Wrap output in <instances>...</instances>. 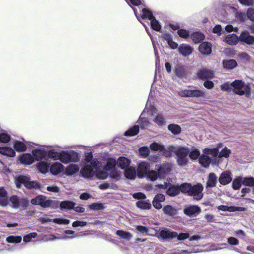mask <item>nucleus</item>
<instances>
[{"label":"nucleus","mask_w":254,"mask_h":254,"mask_svg":"<svg viewBox=\"0 0 254 254\" xmlns=\"http://www.w3.org/2000/svg\"><path fill=\"white\" fill-rule=\"evenodd\" d=\"M232 90L239 95H245L247 97L251 96L250 84L242 80H235L232 82Z\"/></svg>","instance_id":"f257e3e1"},{"label":"nucleus","mask_w":254,"mask_h":254,"mask_svg":"<svg viewBox=\"0 0 254 254\" xmlns=\"http://www.w3.org/2000/svg\"><path fill=\"white\" fill-rule=\"evenodd\" d=\"M204 154L200 156L198 159L199 164L204 168H207L211 162L212 158L218 156V148H204L203 150Z\"/></svg>","instance_id":"f03ea898"},{"label":"nucleus","mask_w":254,"mask_h":254,"mask_svg":"<svg viewBox=\"0 0 254 254\" xmlns=\"http://www.w3.org/2000/svg\"><path fill=\"white\" fill-rule=\"evenodd\" d=\"M32 204L40 205L43 208L50 207L53 209L58 207L59 201L47 199L45 196L39 195L31 200Z\"/></svg>","instance_id":"7ed1b4c3"},{"label":"nucleus","mask_w":254,"mask_h":254,"mask_svg":"<svg viewBox=\"0 0 254 254\" xmlns=\"http://www.w3.org/2000/svg\"><path fill=\"white\" fill-rule=\"evenodd\" d=\"M85 162L86 164H90L97 171L96 177L98 179L104 180L107 178V174L104 171H99V169L101 168V164L96 159H93L91 153H87L85 156Z\"/></svg>","instance_id":"20e7f679"},{"label":"nucleus","mask_w":254,"mask_h":254,"mask_svg":"<svg viewBox=\"0 0 254 254\" xmlns=\"http://www.w3.org/2000/svg\"><path fill=\"white\" fill-rule=\"evenodd\" d=\"M15 183L17 188L21 187L23 185L28 189H37L39 188V184L36 181H31L27 176H19L15 178Z\"/></svg>","instance_id":"39448f33"},{"label":"nucleus","mask_w":254,"mask_h":254,"mask_svg":"<svg viewBox=\"0 0 254 254\" xmlns=\"http://www.w3.org/2000/svg\"><path fill=\"white\" fill-rule=\"evenodd\" d=\"M189 152V148L186 146H179L177 147L175 154L177 157V162L180 166H186L189 162L188 155Z\"/></svg>","instance_id":"423d86ee"},{"label":"nucleus","mask_w":254,"mask_h":254,"mask_svg":"<svg viewBox=\"0 0 254 254\" xmlns=\"http://www.w3.org/2000/svg\"><path fill=\"white\" fill-rule=\"evenodd\" d=\"M12 207L17 209L20 207L25 208L27 206L28 201L25 198H20L16 195H12L9 198Z\"/></svg>","instance_id":"0eeeda50"},{"label":"nucleus","mask_w":254,"mask_h":254,"mask_svg":"<svg viewBox=\"0 0 254 254\" xmlns=\"http://www.w3.org/2000/svg\"><path fill=\"white\" fill-rule=\"evenodd\" d=\"M150 169V164L145 161L140 162L137 168V175L139 178H145Z\"/></svg>","instance_id":"6e6552de"},{"label":"nucleus","mask_w":254,"mask_h":254,"mask_svg":"<svg viewBox=\"0 0 254 254\" xmlns=\"http://www.w3.org/2000/svg\"><path fill=\"white\" fill-rule=\"evenodd\" d=\"M203 187L200 184H197L196 185L191 186L189 195L191 196L194 199L200 200L203 197L202 190Z\"/></svg>","instance_id":"1a4fd4ad"},{"label":"nucleus","mask_w":254,"mask_h":254,"mask_svg":"<svg viewBox=\"0 0 254 254\" xmlns=\"http://www.w3.org/2000/svg\"><path fill=\"white\" fill-rule=\"evenodd\" d=\"M61 162L66 164L70 162H77L79 161V158L76 155V157L72 158L70 154L67 151H61L58 158Z\"/></svg>","instance_id":"9d476101"},{"label":"nucleus","mask_w":254,"mask_h":254,"mask_svg":"<svg viewBox=\"0 0 254 254\" xmlns=\"http://www.w3.org/2000/svg\"><path fill=\"white\" fill-rule=\"evenodd\" d=\"M46 147L49 149L47 151V155L48 156L53 159L54 160H58L62 147L58 145H55L53 146H47Z\"/></svg>","instance_id":"9b49d317"},{"label":"nucleus","mask_w":254,"mask_h":254,"mask_svg":"<svg viewBox=\"0 0 254 254\" xmlns=\"http://www.w3.org/2000/svg\"><path fill=\"white\" fill-rule=\"evenodd\" d=\"M32 154L34 158V161H41L47 155V151L42 148H38L34 149L32 151Z\"/></svg>","instance_id":"f8f14e48"},{"label":"nucleus","mask_w":254,"mask_h":254,"mask_svg":"<svg viewBox=\"0 0 254 254\" xmlns=\"http://www.w3.org/2000/svg\"><path fill=\"white\" fill-rule=\"evenodd\" d=\"M178 51L180 55L187 57L191 54L193 48L188 44H182L178 47Z\"/></svg>","instance_id":"ddd939ff"},{"label":"nucleus","mask_w":254,"mask_h":254,"mask_svg":"<svg viewBox=\"0 0 254 254\" xmlns=\"http://www.w3.org/2000/svg\"><path fill=\"white\" fill-rule=\"evenodd\" d=\"M80 172L82 176L85 178H90L92 177L95 174H97V171L90 164H86Z\"/></svg>","instance_id":"4468645a"},{"label":"nucleus","mask_w":254,"mask_h":254,"mask_svg":"<svg viewBox=\"0 0 254 254\" xmlns=\"http://www.w3.org/2000/svg\"><path fill=\"white\" fill-rule=\"evenodd\" d=\"M197 76L201 79H211L214 77V72L210 69L203 68L197 72Z\"/></svg>","instance_id":"2eb2a0df"},{"label":"nucleus","mask_w":254,"mask_h":254,"mask_svg":"<svg viewBox=\"0 0 254 254\" xmlns=\"http://www.w3.org/2000/svg\"><path fill=\"white\" fill-rule=\"evenodd\" d=\"M64 170V166L60 162H55L50 167V171L53 175H58Z\"/></svg>","instance_id":"dca6fc26"},{"label":"nucleus","mask_w":254,"mask_h":254,"mask_svg":"<svg viewBox=\"0 0 254 254\" xmlns=\"http://www.w3.org/2000/svg\"><path fill=\"white\" fill-rule=\"evenodd\" d=\"M19 160L21 164L24 165H30L35 162L34 157L30 153L22 154L19 157Z\"/></svg>","instance_id":"f3484780"},{"label":"nucleus","mask_w":254,"mask_h":254,"mask_svg":"<svg viewBox=\"0 0 254 254\" xmlns=\"http://www.w3.org/2000/svg\"><path fill=\"white\" fill-rule=\"evenodd\" d=\"M240 41L245 42L249 45H253L254 44V37L250 35V33L247 31H243L239 36Z\"/></svg>","instance_id":"a211bd4d"},{"label":"nucleus","mask_w":254,"mask_h":254,"mask_svg":"<svg viewBox=\"0 0 254 254\" xmlns=\"http://www.w3.org/2000/svg\"><path fill=\"white\" fill-rule=\"evenodd\" d=\"M232 180L231 173L226 171L221 174L219 178V182L222 185H226L229 184L232 181Z\"/></svg>","instance_id":"6ab92c4d"},{"label":"nucleus","mask_w":254,"mask_h":254,"mask_svg":"<svg viewBox=\"0 0 254 254\" xmlns=\"http://www.w3.org/2000/svg\"><path fill=\"white\" fill-rule=\"evenodd\" d=\"M117 165L116 160L113 158H109L108 159L107 164L103 168V170H101L99 169V171H104L107 173V177L108 176L109 172L115 169L116 165Z\"/></svg>","instance_id":"aec40b11"},{"label":"nucleus","mask_w":254,"mask_h":254,"mask_svg":"<svg viewBox=\"0 0 254 254\" xmlns=\"http://www.w3.org/2000/svg\"><path fill=\"white\" fill-rule=\"evenodd\" d=\"M159 235L163 239H173L177 236V233L164 228L160 231Z\"/></svg>","instance_id":"412c9836"},{"label":"nucleus","mask_w":254,"mask_h":254,"mask_svg":"<svg viewBox=\"0 0 254 254\" xmlns=\"http://www.w3.org/2000/svg\"><path fill=\"white\" fill-rule=\"evenodd\" d=\"M40 221L42 223H46L49 222L53 221L55 223L58 224H68L70 221L68 219H63V218H55V219H49L48 218H41Z\"/></svg>","instance_id":"4be33fe9"},{"label":"nucleus","mask_w":254,"mask_h":254,"mask_svg":"<svg viewBox=\"0 0 254 254\" xmlns=\"http://www.w3.org/2000/svg\"><path fill=\"white\" fill-rule=\"evenodd\" d=\"M212 45L210 43L204 42L199 46V52L204 55H209L211 53Z\"/></svg>","instance_id":"5701e85b"},{"label":"nucleus","mask_w":254,"mask_h":254,"mask_svg":"<svg viewBox=\"0 0 254 254\" xmlns=\"http://www.w3.org/2000/svg\"><path fill=\"white\" fill-rule=\"evenodd\" d=\"M200 212V208L197 205H192L186 207L184 209V213L188 216L195 215Z\"/></svg>","instance_id":"b1692460"},{"label":"nucleus","mask_w":254,"mask_h":254,"mask_svg":"<svg viewBox=\"0 0 254 254\" xmlns=\"http://www.w3.org/2000/svg\"><path fill=\"white\" fill-rule=\"evenodd\" d=\"M8 202L7 193L5 189L1 187L0 188V205L5 206Z\"/></svg>","instance_id":"393cba45"},{"label":"nucleus","mask_w":254,"mask_h":254,"mask_svg":"<svg viewBox=\"0 0 254 254\" xmlns=\"http://www.w3.org/2000/svg\"><path fill=\"white\" fill-rule=\"evenodd\" d=\"M239 37L236 34H232L227 35L225 38V42L230 45H235L239 41Z\"/></svg>","instance_id":"a878e982"},{"label":"nucleus","mask_w":254,"mask_h":254,"mask_svg":"<svg viewBox=\"0 0 254 254\" xmlns=\"http://www.w3.org/2000/svg\"><path fill=\"white\" fill-rule=\"evenodd\" d=\"M117 162V165L122 169H125L128 167L130 164L129 159L126 157H120Z\"/></svg>","instance_id":"bb28decb"},{"label":"nucleus","mask_w":254,"mask_h":254,"mask_svg":"<svg viewBox=\"0 0 254 254\" xmlns=\"http://www.w3.org/2000/svg\"><path fill=\"white\" fill-rule=\"evenodd\" d=\"M79 170V167L77 165L72 164L65 168V172L67 176H71L78 172Z\"/></svg>","instance_id":"cd10ccee"},{"label":"nucleus","mask_w":254,"mask_h":254,"mask_svg":"<svg viewBox=\"0 0 254 254\" xmlns=\"http://www.w3.org/2000/svg\"><path fill=\"white\" fill-rule=\"evenodd\" d=\"M171 165L169 164H164L160 166L159 168H156L159 174L163 176L165 174L169 172L171 170Z\"/></svg>","instance_id":"c85d7f7f"},{"label":"nucleus","mask_w":254,"mask_h":254,"mask_svg":"<svg viewBox=\"0 0 254 254\" xmlns=\"http://www.w3.org/2000/svg\"><path fill=\"white\" fill-rule=\"evenodd\" d=\"M200 151L195 147H192L190 149L189 148V156L192 160H196L200 156Z\"/></svg>","instance_id":"c756f323"},{"label":"nucleus","mask_w":254,"mask_h":254,"mask_svg":"<svg viewBox=\"0 0 254 254\" xmlns=\"http://www.w3.org/2000/svg\"><path fill=\"white\" fill-rule=\"evenodd\" d=\"M0 153L9 157H13L15 155L14 150L9 147H0Z\"/></svg>","instance_id":"7c9ffc66"},{"label":"nucleus","mask_w":254,"mask_h":254,"mask_svg":"<svg viewBox=\"0 0 254 254\" xmlns=\"http://www.w3.org/2000/svg\"><path fill=\"white\" fill-rule=\"evenodd\" d=\"M217 182V178L215 174L211 173L209 175L208 179L206 183V188L214 187L216 186Z\"/></svg>","instance_id":"2f4dec72"},{"label":"nucleus","mask_w":254,"mask_h":254,"mask_svg":"<svg viewBox=\"0 0 254 254\" xmlns=\"http://www.w3.org/2000/svg\"><path fill=\"white\" fill-rule=\"evenodd\" d=\"M137 174V171H136L134 168L133 167H129L125 172V177L129 179H134Z\"/></svg>","instance_id":"473e14b6"},{"label":"nucleus","mask_w":254,"mask_h":254,"mask_svg":"<svg viewBox=\"0 0 254 254\" xmlns=\"http://www.w3.org/2000/svg\"><path fill=\"white\" fill-rule=\"evenodd\" d=\"M146 109V108L145 109L137 121L138 124L140 125L142 128H146L148 127L151 125L150 123L147 120L146 118L142 117Z\"/></svg>","instance_id":"72a5a7b5"},{"label":"nucleus","mask_w":254,"mask_h":254,"mask_svg":"<svg viewBox=\"0 0 254 254\" xmlns=\"http://www.w3.org/2000/svg\"><path fill=\"white\" fill-rule=\"evenodd\" d=\"M116 235L119 236L121 239L127 241H130L132 238V235L129 232L124 231L123 230H117Z\"/></svg>","instance_id":"f704fd0d"},{"label":"nucleus","mask_w":254,"mask_h":254,"mask_svg":"<svg viewBox=\"0 0 254 254\" xmlns=\"http://www.w3.org/2000/svg\"><path fill=\"white\" fill-rule=\"evenodd\" d=\"M38 170L43 174H46L49 171V165L47 162L42 161L37 165Z\"/></svg>","instance_id":"c9c22d12"},{"label":"nucleus","mask_w":254,"mask_h":254,"mask_svg":"<svg viewBox=\"0 0 254 254\" xmlns=\"http://www.w3.org/2000/svg\"><path fill=\"white\" fill-rule=\"evenodd\" d=\"M13 147L17 152H23L26 149V146L25 143L19 140L14 141Z\"/></svg>","instance_id":"e433bc0d"},{"label":"nucleus","mask_w":254,"mask_h":254,"mask_svg":"<svg viewBox=\"0 0 254 254\" xmlns=\"http://www.w3.org/2000/svg\"><path fill=\"white\" fill-rule=\"evenodd\" d=\"M191 97L194 98H205L206 97L205 92L200 89H191Z\"/></svg>","instance_id":"4c0bfd02"},{"label":"nucleus","mask_w":254,"mask_h":254,"mask_svg":"<svg viewBox=\"0 0 254 254\" xmlns=\"http://www.w3.org/2000/svg\"><path fill=\"white\" fill-rule=\"evenodd\" d=\"M136 205L139 208L144 210L149 209L151 207L150 202L143 200H138L136 202Z\"/></svg>","instance_id":"58836bf2"},{"label":"nucleus","mask_w":254,"mask_h":254,"mask_svg":"<svg viewBox=\"0 0 254 254\" xmlns=\"http://www.w3.org/2000/svg\"><path fill=\"white\" fill-rule=\"evenodd\" d=\"M180 189L178 186H172L169 187L166 191V193L168 195L174 196L179 193Z\"/></svg>","instance_id":"ea45409f"},{"label":"nucleus","mask_w":254,"mask_h":254,"mask_svg":"<svg viewBox=\"0 0 254 254\" xmlns=\"http://www.w3.org/2000/svg\"><path fill=\"white\" fill-rule=\"evenodd\" d=\"M153 121L159 126H163L166 124V121L163 115L161 114H158L156 116Z\"/></svg>","instance_id":"a19ab883"},{"label":"nucleus","mask_w":254,"mask_h":254,"mask_svg":"<svg viewBox=\"0 0 254 254\" xmlns=\"http://www.w3.org/2000/svg\"><path fill=\"white\" fill-rule=\"evenodd\" d=\"M75 205V203L71 201H63L60 203V206L61 209H71Z\"/></svg>","instance_id":"79ce46f5"},{"label":"nucleus","mask_w":254,"mask_h":254,"mask_svg":"<svg viewBox=\"0 0 254 254\" xmlns=\"http://www.w3.org/2000/svg\"><path fill=\"white\" fill-rule=\"evenodd\" d=\"M224 68L232 69L237 65V63L235 60H225L223 62Z\"/></svg>","instance_id":"37998d69"},{"label":"nucleus","mask_w":254,"mask_h":254,"mask_svg":"<svg viewBox=\"0 0 254 254\" xmlns=\"http://www.w3.org/2000/svg\"><path fill=\"white\" fill-rule=\"evenodd\" d=\"M204 35L199 32H194L191 35V38L194 43H199L204 39Z\"/></svg>","instance_id":"c03bdc74"},{"label":"nucleus","mask_w":254,"mask_h":254,"mask_svg":"<svg viewBox=\"0 0 254 254\" xmlns=\"http://www.w3.org/2000/svg\"><path fill=\"white\" fill-rule=\"evenodd\" d=\"M138 132L139 126L138 125H135L126 131L125 133V135L128 136H134L136 135Z\"/></svg>","instance_id":"a18cd8bd"},{"label":"nucleus","mask_w":254,"mask_h":254,"mask_svg":"<svg viewBox=\"0 0 254 254\" xmlns=\"http://www.w3.org/2000/svg\"><path fill=\"white\" fill-rule=\"evenodd\" d=\"M163 212L168 215L173 216L176 214L177 210L172 206L167 205L164 207Z\"/></svg>","instance_id":"49530a36"},{"label":"nucleus","mask_w":254,"mask_h":254,"mask_svg":"<svg viewBox=\"0 0 254 254\" xmlns=\"http://www.w3.org/2000/svg\"><path fill=\"white\" fill-rule=\"evenodd\" d=\"M243 178L240 176L235 178L232 183V187L233 189L235 190H239L243 184Z\"/></svg>","instance_id":"de8ad7c7"},{"label":"nucleus","mask_w":254,"mask_h":254,"mask_svg":"<svg viewBox=\"0 0 254 254\" xmlns=\"http://www.w3.org/2000/svg\"><path fill=\"white\" fill-rule=\"evenodd\" d=\"M168 129L174 134H178L181 132V127L176 124H170L168 126Z\"/></svg>","instance_id":"09e8293b"},{"label":"nucleus","mask_w":254,"mask_h":254,"mask_svg":"<svg viewBox=\"0 0 254 254\" xmlns=\"http://www.w3.org/2000/svg\"><path fill=\"white\" fill-rule=\"evenodd\" d=\"M159 176H161L159 174L158 171L149 170V172L147 173V175H146L145 178H147L151 181H155Z\"/></svg>","instance_id":"8fccbe9b"},{"label":"nucleus","mask_w":254,"mask_h":254,"mask_svg":"<svg viewBox=\"0 0 254 254\" xmlns=\"http://www.w3.org/2000/svg\"><path fill=\"white\" fill-rule=\"evenodd\" d=\"M153 17L152 13L150 10L146 8L142 9V14H141V18L142 19H148L150 20V19H152Z\"/></svg>","instance_id":"3c124183"},{"label":"nucleus","mask_w":254,"mask_h":254,"mask_svg":"<svg viewBox=\"0 0 254 254\" xmlns=\"http://www.w3.org/2000/svg\"><path fill=\"white\" fill-rule=\"evenodd\" d=\"M152 28L157 31H159L161 29V26L158 20L154 17L150 20Z\"/></svg>","instance_id":"603ef678"},{"label":"nucleus","mask_w":254,"mask_h":254,"mask_svg":"<svg viewBox=\"0 0 254 254\" xmlns=\"http://www.w3.org/2000/svg\"><path fill=\"white\" fill-rule=\"evenodd\" d=\"M99 188L101 190H106L107 189H111L112 190H116L118 188L117 185L114 183H105L102 184L99 186Z\"/></svg>","instance_id":"864d4df0"},{"label":"nucleus","mask_w":254,"mask_h":254,"mask_svg":"<svg viewBox=\"0 0 254 254\" xmlns=\"http://www.w3.org/2000/svg\"><path fill=\"white\" fill-rule=\"evenodd\" d=\"M230 9L233 10L235 13L236 18L240 20L243 21L246 19V15L244 13L241 12H238L236 8L230 7Z\"/></svg>","instance_id":"5fc2aeb1"},{"label":"nucleus","mask_w":254,"mask_h":254,"mask_svg":"<svg viewBox=\"0 0 254 254\" xmlns=\"http://www.w3.org/2000/svg\"><path fill=\"white\" fill-rule=\"evenodd\" d=\"M191 185L189 183H184L181 185L179 187V189H180V191L183 193H188V194L190 193V189L191 188Z\"/></svg>","instance_id":"6e6d98bb"},{"label":"nucleus","mask_w":254,"mask_h":254,"mask_svg":"<svg viewBox=\"0 0 254 254\" xmlns=\"http://www.w3.org/2000/svg\"><path fill=\"white\" fill-rule=\"evenodd\" d=\"M22 238L20 236H10L6 238V241L10 243H19L21 242Z\"/></svg>","instance_id":"4d7b16f0"},{"label":"nucleus","mask_w":254,"mask_h":254,"mask_svg":"<svg viewBox=\"0 0 254 254\" xmlns=\"http://www.w3.org/2000/svg\"><path fill=\"white\" fill-rule=\"evenodd\" d=\"M243 184L246 186L254 187V178L252 177L243 178Z\"/></svg>","instance_id":"13d9d810"},{"label":"nucleus","mask_w":254,"mask_h":254,"mask_svg":"<svg viewBox=\"0 0 254 254\" xmlns=\"http://www.w3.org/2000/svg\"><path fill=\"white\" fill-rule=\"evenodd\" d=\"M110 177L114 180L115 181H118L120 180L121 173L120 171H118L115 169L109 172Z\"/></svg>","instance_id":"bf43d9fd"},{"label":"nucleus","mask_w":254,"mask_h":254,"mask_svg":"<svg viewBox=\"0 0 254 254\" xmlns=\"http://www.w3.org/2000/svg\"><path fill=\"white\" fill-rule=\"evenodd\" d=\"M150 148L153 151H159L161 152L164 150V147L161 144L158 143H153L150 144Z\"/></svg>","instance_id":"052dcab7"},{"label":"nucleus","mask_w":254,"mask_h":254,"mask_svg":"<svg viewBox=\"0 0 254 254\" xmlns=\"http://www.w3.org/2000/svg\"><path fill=\"white\" fill-rule=\"evenodd\" d=\"M217 209L219 210H222L223 211H234L235 210H240V208H238V209L235 207H229L226 205H220L218 206Z\"/></svg>","instance_id":"680f3d73"},{"label":"nucleus","mask_w":254,"mask_h":254,"mask_svg":"<svg viewBox=\"0 0 254 254\" xmlns=\"http://www.w3.org/2000/svg\"><path fill=\"white\" fill-rule=\"evenodd\" d=\"M177 147H175L174 145H170L168 148V150H166L164 148V150L162 151V154L163 155L169 157L171 155V152H174L175 153V150H176Z\"/></svg>","instance_id":"e2e57ef3"},{"label":"nucleus","mask_w":254,"mask_h":254,"mask_svg":"<svg viewBox=\"0 0 254 254\" xmlns=\"http://www.w3.org/2000/svg\"><path fill=\"white\" fill-rule=\"evenodd\" d=\"M216 148H218L219 149V147H217ZM230 153H231V150L229 149H228V148L225 147L221 151V152L219 153V154L218 153V156L219 158H221V157L227 158L229 156Z\"/></svg>","instance_id":"0e129e2a"},{"label":"nucleus","mask_w":254,"mask_h":254,"mask_svg":"<svg viewBox=\"0 0 254 254\" xmlns=\"http://www.w3.org/2000/svg\"><path fill=\"white\" fill-rule=\"evenodd\" d=\"M138 151L143 158H146L149 154V149L147 147H142L139 149Z\"/></svg>","instance_id":"69168bd1"},{"label":"nucleus","mask_w":254,"mask_h":254,"mask_svg":"<svg viewBox=\"0 0 254 254\" xmlns=\"http://www.w3.org/2000/svg\"><path fill=\"white\" fill-rule=\"evenodd\" d=\"M89 208L93 210H98L104 209V207L102 203H93L89 205Z\"/></svg>","instance_id":"338daca9"},{"label":"nucleus","mask_w":254,"mask_h":254,"mask_svg":"<svg viewBox=\"0 0 254 254\" xmlns=\"http://www.w3.org/2000/svg\"><path fill=\"white\" fill-rule=\"evenodd\" d=\"M10 139V135L6 133L1 132L0 133V142L2 143H7Z\"/></svg>","instance_id":"774afa93"}]
</instances>
